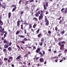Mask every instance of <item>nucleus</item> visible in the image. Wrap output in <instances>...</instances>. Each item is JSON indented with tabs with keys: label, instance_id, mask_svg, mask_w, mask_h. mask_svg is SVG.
<instances>
[{
	"label": "nucleus",
	"instance_id": "nucleus-1",
	"mask_svg": "<svg viewBox=\"0 0 67 67\" xmlns=\"http://www.w3.org/2000/svg\"><path fill=\"white\" fill-rule=\"evenodd\" d=\"M0 32L1 33H5V34L4 35V38H5V37L6 36V35H7V33L6 32L4 31V28H3L2 29H0Z\"/></svg>",
	"mask_w": 67,
	"mask_h": 67
},
{
	"label": "nucleus",
	"instance_id": "nucleus-2",
	"mask_svg": "<svg viewBox=\"0 0 67 67\" xmlns=\"http://www.w3.org/2000/svg\"><path fill=\"white\" fill-rule=\"evenodd\" d=\"M43 19V13H41L38 16V20L39 21L42 20Z\"/></svg>",
	"mask_w": 67,
	"mask_h": 67
},
{
	"label": "nucleus",
	"instance_id": "nucleus-3",
	"mask_svg": "<svg viewBox=\"0 0 67 67\" xmlns=\"http://www.w3.org/2000/svg\"><path fill=\"white\" fill-rule=\"evenodd\" d=\"M42 52L43 53H42L41 52H40L38 53L41 56V57H43L44 56V55H45V51L43 50L42 51Z\"/></svg>",
	"mask_w": 67,
	"mask_h": 67
},
{
	"label": "nucleus",
	"instance_id": "nucleus-4",
	"mask_svg": "<svg viewBox=\"0 0 67 67\" xmlns=\"http://www.w3.org/2000/svg\"><path fill=\"white\" fill-rule=\"evenodd\" d=\"M13 60V57H10L9 58L7 61L8 63H11V61H12Z\"/></svg>",
	"mask_w": 67,
	"mask_h": 67
},
{
	"label": "nucleus",
	"instance_id": "nucleus-5",
	"mask_svg": "<svg viewBox=\"0 0 67 67\" xmlns=\"http://www.w3.org/2000/svg\"><path fill=\"white\" fill-rule=\"evenodd\" d=\"M65 43H66L65 41H64L62 42H59V43H58V44L59 46H60L61 45V44H65Z\"/></svg>",
	"mask_w": 67,
	"mask_h": 67
},
{
	"label": "nucleus",
	"instance_id": "nucleus-6",
	"mask_svg": "<svg viewBox=\"0 0 67 67\" xmlns=\"http://www.w3.org/2000/svg\"><path fill=\"white\" fill-rule=\"evenodd\" d=\"M45 22H46V25L48 26L49 25V21H48V19H46Z\"/></svg>",
	"mask_w": 67,
	"mask_h": 67
},
{
	"label": "nucleus",
	"instance_id": "nucleus-7",
	"mask_svg": "<svg viewBox=\"0 0 67 67\" xmlns=\"http://www.w3.org/2000/svg\"><path fill=\"white\" fill-rule=\"evenodd\" d=\"M40 51H41V48H38L36 50V52L37 53H40Z\"/></svg>",
	"mask_w": 67,
	"mask_h": 67
},
{
	"label": "nucleus",
	"instance_id": "nucleus-8",
	"mask_svg": "<svg viewBox=\"0 0 67 67\" xmlns=\"http://www.w3.org/2000/svg\"><path fill=\"white\" fill-rule=\"evenodd\" d=\"M64 44H61V45L60 46V49L61 50H63V47H64Z\"/></svg>",
	"mask_w": 67,
	"mask_h": 67
},
{
	"label": "nucleus",
	"instance_id": "nucleus-9",
	"mask_svg": "<svg viewBox=\"0 0 67 67\" xmlns=\"http://www.w3.org/2000/svg\"><path fill=\"white\" fill-rule=\"evenodd\" d=\"M20 21L18 20L17 22V26H18L19 27H20Z\"/></svg>",
	"mask_w": 67,
	"mask_h": 67
},
{
	"label": "nucleus",
	"instance_id": "nucleus-10",
	"mask_svg": "<svg viewBox=\"0 0 67 67\" xmlns=\"http://www.w3.org/2000/svg\"><path fill=\"white\" fill-rule=\"evenodd\" d=\"M39 61L40 63H43V62H44V60L43 58H41L39 59Z\"/></svg>",
	"mask_w": 67,
	"mask_h": 67
},
{
	"label": "nucleus",
	"instance_id": "nucleus-11",
	"mask_svg": "<svg viewBox=\"0 0 67 67\" xmlns=\"http://www.w3.org/2000/svg\"><path fill=\"white\" fill-rule=\"evenodd\" d=\"M21 55H20L19 56H18L16 59V60H18L19 59H20V58H22V57H21Z\"/></svg>",
	"mask_w": 67,
	"mask_h": 67
},
{
	"label": "nucleus",
	"instance_id": "nucleus-12",
	"mask_svg": "<svg viewBox=\"0 0 67 67\" xmlns=\"http://www.w3.org/2000/svg\"><path fill=\"white\" fill-rule=\"evenodd\" d=\"M3 24V23L1 20V18L0 17V25L2 26Z\"/></svg>",
	"mask_w": 67,
	"mask_h": 67
},
{
	"label": "nucleus",
	"instance_id": "nucleus-13",
	"mask_svg": "<svg viewBox=\"0 0 67 67\" xmlns=\"http://www.w3.org/2000/svg\"><path fill=\"white\" fill-rule=\"evenodd\" d=\"M18 37H19L20 38H24V37H25V36H23L22 35H18Z\"/></svg>",
	"mask_w": 67,
	"mask_h": 67
},
{
	"label": "nucleus",
	"instance_id": "nucleus-14",
	"mask_svg": "<svg viewBox=\"0 0 67 67\" xmlns=\"http://www.w3.org/2000/svg\"><path fill=\"white\" fill-rule=\"evenodd\" d=\"M11 12L9 13L8 18L9 19H10V17H11Z\"/></svg>",
	"mask_w": 67,
	"mask_h": 67
},
{
	"label": "nucleus",
	"instance_id": "nucleus-15",
	"mask_svg": "<svg viewBox=\"0 0 67 67\" xmlns=\"http://www.w3.org/2000/svg\"><path fill=\"white\" fill-rule=\"evenodd\" d=\"M33 20L34 21H38V19H37V18L34 17L33 18Z\"/></svg>",
	"mask_w": 67,
	"mask_h": 67
},
{
	"label": "nucleus",
	"instance_id": "nucleus-16",
	"mask_svg": "<svg viewBox=\"0 0 67 67\" xmlns=\"http://www.w3.org/2000/svg\"><path fill=\"white\" fill-rule=\"evenodd\" d=\"M9 47V45L7 44H5L4 45V48H8V47Z\"/></svg>",
	"mask_w": 67,
	"mask_h": 67
},
{
	"label": "nucleus",
	"instance_id": "nucleus-17",
	"mask_svg": "<svg viewBox=\"0 0 67 67\" xmlns=\"http://www.w3.org/2000/svg\"><path fill=\"white\" fill-rule=\"evenodd\" d=\"M37 26V24H35L34 25H33L32 27L33 28H34V29H35V27Z\"/></svg>",
	"mask_w": 67,
	"mask_h": 67
},
{
	"label": "nucleus",
	"instance_id": "nucleus-18",
	"mask_svg": "<svg viewBox=\"0 0 67 67\" xmlns=\"http://www.w3.org/2000/svg\"><path fill=\"white\" fill-rule=\"evenodd\" d=\"M43 6L44 7V9L45 10H47V7H46V5H45V4L43 5Z\"/></svg>",
	"mask_w": 67,
	"mask_h": 67
},
{
	"label": "nucleus",
	"instance_id": "nucleus-19",
	"mask_svg": "<svg viewBox=\"0 0 67 67\" xmlns=\"http://www.w3.org/2000/svg\"><path fill=\"white\" fill-rule=\"evenodd\" d=\"M16 9V7H14V8H13L12 10V12H13L15 10V9Z\"/></svg>",
	"mask_w": 67,
	"mask_h": 67
},
{
	"label": "nucleus",
	"instance_id": "nucleus-20",
	"mask_svg": "<svg viewBox=\"0 0 67 67\" xmlns=\"http://www.w3.org/2000/svg\"><path fill=\"white\" fill-rule=\"evenodd\" d=\"M42 35V33H40L37 35V37L38 38L40 37Z\"/></svg>",
	"mask_w": 67,
	"mask_h": 67
},
{
	"label": "nucleus",
	"instance_id": "nucleus-21",
	"mask_svg": "<svg viewBox=\"0 0 67 67\" xmlns=\"http://www.w3.org/2000/svg\"><path fill=\"white\" fill-rule=\"evenodd\" d=\"M61 33L62 35H63V34H65V30H63L62 31H61Z\"/></svg>",
	"mask_w": 67,
	"mask_h": 67
},
{
	"label": "nucleus",
	"instance_id": "nucleus-22",
	"mask_svg": "<svg viewBox=\"0 0 67 67\" xmlns=\"http://www.w3.org/2000/svg\"><path fill=\"white\" fill-rule=\"evenodd\" d=\"M8 49L9 51H11L12 50V48L11 47H9L8 48Z\"/></svg>",
	"mask_w": 67,
	"mask_h": 67
},
{
	"label": "nucleus",
	"instance_id": "nucleus-23",
	"mask_svg": "<svg viewBox=\"0 0 67 67\" xmlns=\"http://www.w3.org/2000/svg\"><path fill=\"white\" fill-rule=\"evenodd\" d=\"M44 41V38L43 37L41 39V42H43Z\"/></svg>",
	"mask_w": 67,
	"mask_h": 67
},
{
	"label": "nucleus",
	"instance_id": "nucleus-24",
	"mask_svg": "<svg viewBox=\"0 0 67 67\" xmlns=\"http://www.w3.org/2000/svg\"><path fill=\"white\" fill-rule=\"evenodd\" d=\"M20 26L21 29L22 30H23V24L21 25Z\"/></svg>",
	"mask_w": 67,
	"mask_h": 67
},
{
	"label": "nucleus",
	"instance_id": "nucleus-25",
	"mask_svg": "<svg viewBox=\"0 0 67 67\" xmlns=\"http://www.w3.org/2000/svg\"><path fill=\"white\" fill-rule=\"evenodd\" d=\"M39 45H40V46H42V45H43V42H40L39 43Z\"/></svg>",
	"mask_w": 67,
	"mask_h": 67
},
{
	"label": "nucleus",
	"instance_id": "nucleus-26",
	"mask_svg": "<svg viewBox=\"0 0 67 67\" xmlns=\"http://www.w3.org/2000/svg\"><path fill=\"white\" fill-rule=\"evenodd\" d=\"M48 2H46V6L47 7H48Z\"/></svg>",
	"mask_w": 67,
	"mask_h": 67
},
{
	"label": "nucleus",
	"instance_id": "nucleus-27",
	"mask_svg": "<svg viewBox=\"0 0 67 67\" xmlns=\"http://www.w3.org/2000/svg\"><path fill=\"white\" fill-rule=\"evenodd\" d=\"M3 42L4 44H6V43H7L8 42H7V41L5 39L3 41Z\"/></svg>",
	"mask_w": 67,
	"mask_h": 67
},
{
	"label": "nucleus",
	"instance_id": "nucleus-28",
	"mask_svg": "<svg viewBox=\"0 0 67 67\" xmlns=\"http://www.w3.org/2000/svg\"><path fill=\"white\" fill-rule=\"evenodd\" d=\"M11 7H12V8L13 7H14V8L15 7H16V5H12L11 6Z\"/></svg>",
	"mask_w": 67,
	"mask_h": 67
},
{
	"label": "nucleus",
	"instance_id": "nucleus-29",
	"mask_svg": "<svg viewBox=\"0 0 67 67\" xmlns=\"http://www.w3.org/2000/svg\"><path fill=\"white\" fill-rule=\"evenodd\" d=\"M28 55H29V54H26L24 56V58H25V57H27V56H28Z\"/></svg>",
	"mask_w": 67,
	"mask_h": 67
},
{
	"label": "nucleus",
	"instance_id": "nucleus-30",
	"mask_svg": "<svg viewBox=\"0 0 67 67\" xmlns=\"http://www.w3.org/2000/svg\"><path fill=\"white\" fill-rule=\"evenodd\" d=\"M64 8H62V9H61V11L62 12V13H64Z\"/></svg>",
	"mask_w": 67,
	"mask_h": 67
},
{
	"label": "nucleus",
	"instance_id": "nucleus-31",
	"mask_svg": "<svg viewBox=\"0 0 67 67\" xmlns=\"http://www.w3.org/2000/svg\"><path fill=\"white\" fill-rule=\"evenodd\" d=\"M20 33V31H17L16 33V35H18V34H19V33Z\"/></svg>",
	"mask_w": 67,
	"mask_h": 67
},
{
	"label": "nucleus",
	"instance_id": "nucleus-32",
	"mask_svg": "<svg viewBox=\"0 0 67 67\" xmlns=\"http://www.w3.org/2000/svg\"><path fill=\"white\" fill-rule=\"evenodd\" d=\"M3 51H4V52L5 53H6V52L7 51V49H3Z\"/></svg>",
	"mask_w": 67,
	"mask_h": 67
},
{
	"label": "nucleus",
	"instance_id": "nucleus-33",
	"mask_svg": "<svg viewBox=\"0 0 67 67\" xmlns=\"http://www.w3.org/2000/svg\"><path fill=\"white\" fill-rule=\"evenodd\" d=\"M29 29H31V28H32V25H31V24H29Z\"/></svg>",
	"mask_w": 67,
	"mask_h": 67
},
{
	"label": "nucleus",
	"instance_id": "nucleus-34",
	"mask_svg": "<svg viewBox=\"0 0 67 67\" xmlns=\"http://www.w3.org/2000/svg\"><path fill=\"white\" fill-rule=\"evenodd\" d=\"M23 40H24V41H28V40L27 39V38H24L23 39Z\"/></svg>",
	"mask_w": 67,
	"mask_h": 67
},
{
	"label": "nucleus",
	"instance_id": "nucleus-35",
	"mask_svg": "<svg viewBox=\"0 0 67 67\" xmlns=\"http://www.w3.org/2000/svg\"><path fill=\"white\" fill-rule=\"evenodd\" d=\"M39 16V14H38L37 13H36L35 14V16H36V17H38V16Z\"/></svg>",
	"mask_w": 67,
	"mask_h": 67
},
{
	"label": "nucleus",
	"instance_id": "nucleus-36",
	"mask_svg": "<svg viewBox=\"0 0 67 67\" xmlns=\"http://www.w3.org/2000/svg\"><path fill=\"white\" fill-rule=\"evenodd\" d=\"M40 29H38L36 31V34H38V33H39V32H40Z\"/></svg>",
	"mask_w": 67,
	"mask_h": 67
},
{
	"label": "nucleus",
	"instance_id": "nucleus-37",
	"mask_svg": "<svg viewBox=\"0 0 67 67\" xmlns=\"http://www.w3.org/2000/svg\"><path fill=\"white\" fill-rule=\"evenodd\" d=\"M62 55V53H59L58 55V57H60Z\"/></svg>",
	"mask_w": 67,
	"mask_h": 67
},
{
	"label": "nucleus",
	"instance_id": "nucleus-38",
	"mask_svg": "<svg viewBox=\"0 0 67 67\" xmlns=\"http://www.w3.org/2000/svg\"><path fill=\"white\" fill-rule=\"evenodd\" d=\"M16 45L17 46V47L19 48V49L20 50H21V48H20V46L19 45H18L17 44H16Z\"/></svg>",
	"mask_w": 67,
	"mask_h": 67
},
{
	"label": "nucleus",
	"instance_id": "nucleus-39",
	"mask_svg": "<svg viewBox=\"0 0 67 67\" xmlns=\"http://www.w3.org/2000/svg\"><path fill=\"white\" fill-rule=\"evenodd\" d=\"M8 58H4V61H5V60L6 61L8 60Z\"/></svg>",
	"mask_w": 67,
	"mask_h": 67
},
{
	"label": "nucleus",
	"instance_id": "nucleus-40",
	"mask_svg": "<svg viewBox=\"0 0 67 67\" xmlns=\"http://www.w3.org/2000/svg\"><path fill=\"white\" fill-rule=\"evenodd\" d=\"M63 38H59L58 39V40L59 41H62L63 40V39H62Z\"/></svg>",
	"mask_w": 67,
	"mask_h": 67
},
{
	"label": "nucleus",
	"instance_id": "nucleus-41",
	"mask_svg": "<svg viewBox=\"0 0 67 67\" xmlns=\"http://www.w3.org/2000/svg\"><path fill=\"white\" fill-rule=\"evenodd\" d=\"M58 59V57L57 56H55V57L53 58V59Z\"/></svg>",
	"mask_w": 67,
	"mask_h": 67
},
{
	"label": "nucleus",
	"instance_id": "nucleus-42",
	"mask_svg": "<svg viewBox=\"0 0 67 67\" xmlns=\"http://www.w3.org/2000/svg\"><path fill=\"white\" fill-rule=\"evenodd\" d=\"M5 7H6V6H5V5H4V6H3L2 8H4V9H5Z\"/></svg>",
	"mask_w": 67,
	"mask_h": 67
},
{
	"label": "nucleus",
	"instance_id": "nucleus-43",
	"mask_svg": "<svg viewBox=\"0 0 67 67\" xmlns=\"http://www.w3.org/2000/svg\"><path fill=\"white\" fill-rule=\"evenodd\" d=\"M30 3H31L33 2H34V0H31L29 1Z\"/></svg>",
	"mask_w": 67,
	"mask_h": 67
},
{
	"label": "nucleus",
	"instance_id": "nucleus-44",
	"mask_svg": "<svg viewBox=\"0 0 67 67\" xmlns=\"http://www.w3.org/2000/svg\"><path fill=\"white\" fill-rule=\"evenodd\" d=\"M55 31H56L57 32V31L58 30V28L57 27V26L55 28Z\"/></svg>",
	"mask_w": 67,
	"mask_h": 67
},
{
	"label": "nucleus",
	"instance_id": "nucleus-45",
	"mask_svg": "<svg viewBox=\"0 0 67 67\" xmlns=\"http://www.w3.org/2000/svg\"><path fill=\"white\" fill-rule=\"evenodd\" d=\"M62 21H63V20H60L59 21V24H61V23H62Z\"/></svg>",
	"mask_w": 67,
	"mask_h": 67
},
{
	"label": "nucleus",
	"instance_id": "nucleus-46",
	"mask_svg": "<svg viewBox=\"0 0 67 67\" xmlns=\"http://www.w3.org/2000/svg\"><path fill=\"white\" fill-rule=\"evenodd\" d=\"M23 11H21V12H20V15H22V14H23Z\"/></svg>",
	"mask_w": 67,
	"mask_h": 67
},
{
	"label": "nucleus",
	"instance_id": "nucleus-47",
	"mask_svg": "<svg viewBox=\"0 0 67 67\" xmlns=\"http://www.w3.org/2000/svg\"><path fill=\"white\" fill-rule=\"evenodd\" d=\"M24 31L25 33V34H26V29H25Z\"/></svg>",
	"mask_w": 67,
	"mask_h": 67
},
{
	"label": "nucleus",
	"instance_id": "nucleus-48",
	"mask_svg": "<svg viewBox=\"0 0 67 67\" xmlns=\"http://www.w3.org/2000/svg\"><path fill=\"white\" fill-rule=\"evenodd\" d=\"M64 12L65 13H67V10L65 9V10H64Z\"/></svg>",
	"mask_w": 67,
	"mask_h": 67
},
{
	"label": "nucleus",
	"instance_id": "nucleus-49",
	"mask_svg": "<svg viewBox=\"0 0 67 67\" xmlns=\"http://www.w3.org/2000/svg\"><path fill=\"white\" fill-rule=\"evenodd\" d=\"M28 3H29V1H26V3H25L26 5H27V4Z\"/></svg>",
	"mask_w": 67,
	"mask_h": 67
},
{
	"label": "nucleus",
	"instance_id": "nucleus-50",
	"mask_svg": "<svg viewBox=\"0 0 67 67\" xmlns=\"http://www.w3.org/2000/svg\"><path fill=\"white\" fill-rule=\"evenodd\" d=\"M11 44H12V43H11V42H10L9 43V45H8L9 46H11Z\"/></svg>",
	"mask_w": 67,
	"mask_h": 67
},
{
	"label": "nucleus",
	"instance_id": "nucleus-51",
	"mask_svg": "<svg viewBox=\"0 0 67 67\" xmlns=\"http://www.w3.org/2000/svg\"><path fill=\"white\" fill-rule=\"evenodd\" d=\"M27 54L28 55H30L31 54V52L30 51H28Z\"/></svg>",
	"mask_w": 67,
	"mask_h": 67
},
{
	"label": "nucleus",
	"instance_id": "nucleus-52",
	"mask_svg": "<svg viewBox=\"0 0 67 67\" xmlns=\"http://www.w3.org/2000/svg\"><path fill=\"white\" fill-rule=\"evenodd\" d=\"M43 33H44V34L45 35V34H46V30H43Z\"/></svg>",
	"mask_w": 67,
	"mask_h": 67
},
{
	"label": "nucleus",
	"instance_id": "nucleus-53",
	"mask_svg": "<svg viewBox=\"0 0 67 67\" xmlns=\"http://www.w3.org/2000/svg\"><path fill=\"white\" fill-rule=\"evenodd\" d=\"M33 49H34H34H36V46H35L34 47H33Z\"/></svg>",
	"mask_w": 67,
	"mask_h": 67
},
{
	"label": "nucleus",
	"instance_id": "nucleus-54",
	"mask_svg": "<svg viewBox=\"0 0 67 67\" xmlns=\"http://www.w3.org/2000/svg\"><path fill=\"white\" fill-rule=\"evenodd\" d=\"M29 34H29V32H27V36H28V37H29V36H29Z\"/></svg>",
	"mask_w": 67,
	"mask_h": 67
},
{
	"label": "nucleus",
	"instance_id": "nucleus-55",
	"mask_svg": "<svg viewBox=\"0 0 67 67\" xmlns=\"http://www.w3.org/2000/svg\"><path fill=\"white\" fill-rule=\"evenodd\" d=\"M23 64L24 65H26V61H25L24 62H23Z\"/></svg>",
	"mask_w": 67,
	"mask_h": 67
},
{
	"label": "nucleus",
	"instance_id": "nucleus-56",
	"mask_svg": "<svg viewBox=\"0 0 67 67\" xmlns=\"http://www.w3.org/2000/svg\"><path fill=\"white\" fill-rule=\"evenodd\" d=\"M62 18V16H61L59 18H58L57 19L58 20H60L61 18Z\"/></svg>",
	"mask_w": 67,
	"mask_h": 67
},
{
	"label": "nucleus",
	"instance_id": "nucleus-57",
	"mask_svg": "<svg viewBox=\"0 0 67 67\" xmlns=\"http://www.w3.org/2000/svg\"><path fill=\"white\" fill-rule=\"evenodd\" d=\"M48 13H49V12H48V11H47L46 12V14H48Z\"/></svg>",
	"mask_w": 67,
	"mask_h": 67
},
{
	"label": "nucleus",
	"instance_id": "nucleus-58",
	"mask_svg": "<svg viewBox=\"0 0 67 67\" xmlns=\"http://www.w3.org/2000/svg\"><path fill=\"white\" fill-rule=\"evenodd\" d=\"M21 42L22 43H23V44H25V42L24 41H21Z\"/></svg>",
	"mask_w": 67,
	"mask_h": 67
},
{
	"label": "nucleus",
	"instance_id": "nucleus-59",
	"mask_svg": "<svg viewBox=\"0 0 67 67\" xmlns=\"http://www.w3.org/2000/svg\"><path fill=\"white\" fill-rule=\"evenodd\" d=\"M40 58V57H37V58H36V60H38V59H39Z\"/></svg>",
	"mask_w": 67,
	"mask_h": 67
},
{
	"label": "nucleus",
	"instance_id": "nucleus-60",
	"mask_svg": "<svg viewBox=\"0 0 67 67\" xmlns=\"http://www.w3.org/2000/svg\"><path fill=\"white\" fill-rule=\"evenodd\" d=\"M22 0H20L19 1V4H20L21 3Z\"/></svg>",
	"mask_w": 67,
	"mask_h": 67
},
{
	"label": "nucleus",
	"instance_id": "nucleus-61",
	"mask_svg": "<svg viewBox=\"0 0 67 67\" xmlns=\"http://www.w3.org/2000/svg\"><path fill=\"white\" fill-rule=\"evenodd\" d=\"M48 34H51V31L49 30L48 32Z\"/></svg>",
	"mask_w": 67,
	"mask_h": 67
},
{
	"label": "nucleus",
	"instance_id": "nucleus-62",
	"mask_svg": "<svg viewBox=\"0 0 67 67\" xmlns=\"http://www.w3.org/2000/svg\"><path fill=\"white\" fill-rule=\"evenodd\" d=\"M29 25V23H28L26 22L25 23V25Z\"/></svg>",
	"mask_w": 67,
	"mask_h": 67
},
{
	"label": "nucleus",
	"instance_id": "nucleus-63",
	"mask_svg": "<svg viewBox=\"0 0 67 67\" xmlns=\"http://www.w3.org/2000/svg\"><path fill=\"white\" fill-rule=\"evenodd\" d=\"M37 13L38 14H41V13L40 12L38 11L37 12Z\"/></svg>",
	"mask_w": 67,
	"mask_h": 67
},
{
	"label": "nucleus",
	"instance_id": "nucleus-64",
	"mask_svg": "<svg viewBox=\"0 0 67 67\" xmlns=\"http://www.w3.org/2000/svg\"><path fill=\"white\" fill-rule=\"evenodd\" d=\"M44 47H45V46H46V44L45 43H44Z\"/></svg>",
	"mask_w": 67,
	"mask_h": 67
}]
</instances>
